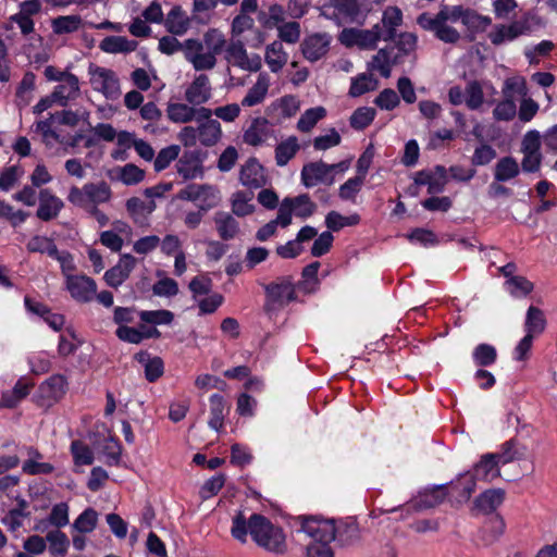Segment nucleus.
Listing matches in <instances>:
<instances>
[{
    "instance_id": "nucleus-36",
    "label": "nucleus",
    "mask_w": 557,
    "mask_h": 557,
    "mask_svg": "<svg viewBox=\"0 0 557 557\" xmlns=\"http://www.w3.org/2000/svg\"><path fill=\"white\" fill-rule=\"evenodd\" d=\"M381 23L388 40H395L397 28L403 25L401 10L398 7H387L383 11Z\"/></svg>"
},
{
    "instance_id": "nucleus-59",
    "label": "nucleus",
    "mask_w": 557,
    "mask_h": 557,
    "mask_svg": "<svg viewBox=\"0 0 557 557\" xmlns=\"http://www.w3.org/2000/svg\"><path fill=\"white\" fill-rule=\"evenodd\" d=\"M181 148L177 145H171L162 148L154 159V170L161 172L165 170L180 154Z\"/></svg>"
},
{
    "instance_id": "nucleus-52",
    "label": "nucleus",
    "mask_w": 557,
    "mask_h": 557,
    "mask_svg": "<svg viewBox=\"0 0 557 557\" xmlns=\"http://www.w3.org/2000/svg\"><path fill=\"white\" fill-rule=\"evenodd\" d=\"M97 522V511L94 508H87L75 519L73 529L79 533H90L96 529Z\"/></svg>"
},
{
    "instance_id": "nucleus-42",
    "label": "nucleus",
    "mask_w": 557,
    "mask_h": 557,
    "mask_svg": "<svg viewBox=\"0 0 557 557\" xmlns=\"http://www.w3.org/2000/svg\"><path fill=\"white\" fill-rule=\"evenodd\" d=\"M27 507L28 503L24 498H17V507L9 510L1 522L12 532L18 530L23 524L22 519L29 516Z\"/></svg>"
},
{
    "instance_id": "nucleus-48",
    "label": "nucleus",
    "mask_w": 557,
    "mask_h": 557,
    "mask_svg": "<svg viewBox=\"0 0 557 557\" xmlns=\"http://www.w3.org/2000/svg\"><path fill=\"white\" fill-rule=\"evenodd\" d=\"M145 178V171L133 163L116 169V180L123 184L131 186L137 185Z\"/></svg>"
},
{
    "instance_id": "nucleus-34",
    "label": "nucleus",
    "mask_w": 557,
    "mask_h": 557,
    "mask_svg": "<svg viewBox=\"0 0 557 557\" xmlns=\"http://www.w3.org/2000/svg\"><path fill=\"white\" fill-rule=\"evenodd\" d=\"M138 42L124 36H107L103 38L99 48L107 53H129L137 49Z\"/></svg>"
},
{
    "instance_id": "nucleus-2",
    "label": "nucleus",
    "mask_w": 557,
    "mask_h": 557,
    "mask_svg": "<svg viewBox=\"0 0 557 557\" xmlns=\"http://www.w3.org/2000/svg\"><path fill=\"white\" fill-rule=\"evenodd\" d=\"M225 35L218 28H209L202 37L187 39V62L195 71H209L215 67L216 57L227 47Z\"/></svg>"
},
{
    "instance_id": "nucleus-43",
    "label": "nucleus",
    "mask_w": 557,
    "mask_h": 557,
    "mask_svg": "<svg viewBox=\"0 0 557 557\" xmlns=\"http://www.w3.org/2000/svg\"><path fill=\"white\" fill-rule=\"evenodd\" d=\"M379 86V81L368 73H361L351 79L349 95L351 97H360L366 92L375 90Z\"/></svg>"
},
{
    "instance_id": "nucleus-23",
    "label": "nucleus",
    "mask_w": 557,
    "mask_h": 557,
    "mask_svg": "<svg viewBox=\"0 0 557 557\" xmlns=\"http://www.w3.org/2000/svg\"><path fill=\"white\" fill-rule=\"evenodd\" d=\"M499 462L495 458L494 454H485L481 457L480 461L473 466L471 472L474 481H486L491 482L495 478L500 475L498 467Z\"/></svg>"
},
{
    "instance_id": "nucleus-63",
    "label": "nucleus",
    "mask_w": 557,
    "mask_h": 557,
    "mask_svg": "<svg viewBox=\"0 0 557 557\" xmlns=\"http://www.w3.org/2000/svg\"><path fill=\"white\" fill-rule=\"evenodd\" d=\"M542 141L543 135L536 129H530L522 137L520 151L522 153H542Z\"/></svg>"
},
{
    "instance_id": "nucleus-16",
    "label": "nucleus",
    "mask_w": 557,
    "mask_h": 557,
    "mask_svg": "<svg viewBox=\"0 0 557 557\" xmlns=\"http://www.w3.org/2000/svg\"><path fill=\"white\" fill-rule=\"evenodd\" d=\"M212 97L210 79L206 74L197 75L185 90V100L191 106H201Z\"/></svg>"
},
{
    "instance_id": "nucleus-12",
    "label": "nucleus",
    "mask_w": 557,
    "mask_h": 557,
    "mask_svg": "<svg viewBox=\"0 0 557 557\" xmlns=\"http://www.w3.org/2000/svg\"><path fill=\"white\" fill-rule=\"evenodd\" d=\"M301 183L310 188L318 184L331 186L334 184V175H331L329 164L323 161L310 162L301 169Z\"/></svg>"
},
{
    "instance_id": "nucleus-5",
    "label": "nucleus",
    "mask_w": 557,
    "mask_h": 557,
    "mask_svg": "<svg viewBox=\"0 0 557 557\" xmlns=\"http://www.w3.org/2000/svg\"><path fill=\"white\" fill-rule=\"evenodd\" d=\"M112 198V189L106 181L97 183H86L82 188L72 186L70 188L67 200L73 206L84 210L91 206L107 203Z\"/></svg>"
},
{
    "instance_id": "nucleus-13",
    "label": "nucleus",
    "mask_w": 557,
    "mask_h": 557,
    "mask_svg": "<svg viewBox=\"0 0 557 557\" xmlns=\"http://www.w3.org/2000/svg\"><path fill=\"white\" fill-rule=\"evenodd\" d=\"M66 289L73 299L78 302H90L96 295V282L86 275L69 276L66 280Z\"/></svg>"
},
{
    "instance_id": "nucleus-3",
    "label": "nucleus",
    "mask_w": 557,
    "mask_h": 557,
    "mask_svg": "<svg viewBox=\"0 0 557 557\" xmlns=\"http://www.w3.org/2000/svg\"><path fill=\"white\" fill-rule=\"evenodd\" d=\"M299 532L307 534L312 541L307 545V557H334L330 544L335 541L334 522L300 517Z\"/></svg>"
},
{
    "instance_id": "nucleus-58",
    "label": "nucleus",
    "mask_w": 557,
    "mask_h": 557,
    "mask_svg": "<svg viewBox=\"0 0 557 557\" xmlns=\"http://www.w3.org/2000/svg\"><path fill=\"white\" fill-rule=\"evenodd\" d=\"M505 287L511 296L524 297L533 290L534 285L527 277L519 275L510 281H506Z\"/></svg>"
},
{
    "instance_id": "nucleus-32",
    "label": "nucleus",
    "mask_w": 557,
    "mask_h": 557,
    "mask_svg": "<svg viewBox=\"0 0 557 557\" xmlns=\"http://www.w3.org/2000/svg\"><path fill=\"white\" fill-rule=\"evenodd\" d=\"M264 61L272 73L280 72L288 61V54L280 40H274L265 47Z\"/></svg>"
},
{
    "instance_id": "nucleus-60",
    "label": "nucleus",
    "mask_w": 557,
    "mask_h": 557,
    "mask_svg": "<svg viewBox=\"0 0 557 557\" xmlns=\"http://www.w3.org/2000/svg\"><path fill=\"white\" fill-rule=\"evenodd\" d=\"M447 182V169L444 165L434 166L430 176L428 193L431 195L442 193Z\"/></svg>"
},
{
    "instance_id": "nucleus-30",
    "label": "nucleus",
    "mask_w": 557,
    "mask_h": 557,
    "mask_svg": "<svg viewBox=\"0 0 557 557\" xmlns=\"http://www.w3.org/2000/svg\"><path fill=\"white\" fill-rule=\"evenodd\" d=\"M271 135V125L265 117H256L244 133V141L250 146L261 145Z\"/></svg>"
},
{
    "instance_id": "nucleus-39",
    "label": "nucleus",
    "mask_w": 557,
    "mask_h": 557,
    "mask_svg": "<svg viewBox=\"0 0 557 557\" xmlns=\"http://www.w3.org/2000/svg\"><path fill=\"white\" fill-rule=\"evenodd\" d=\"M394 45L391 47H395V54L400 55V63L404 62V58L414 53L418 46V37L416 34L410 32H404L399 35H396Z\"/></svg>"
},
{
    "instance_id": "nucleus-38",
    "label": "nucleus",
    "mask_w": 557,
    "mask_h": 557,
    "mask_svg": "<svg viewBox=\"0 0 557 557\" xmlns=\"http://www.w3.org/2000/svg\"><path fill=\"white\" fill-rule=\"evenodd\" d=\"M545 327L546 318L543 310L537 307L530 306L527 311L524 321L525 333L532 336H536L542 334L545 331Z\"/></svg>"
},
{
    "instance_id": "nucleus-27",
    "label": "nucleus",
    "mask_w": 557,
    "mask_h": 557,
    "mask_svg": "<svg viewBox=\"0 0 557 557\" xmlns=\"http://www.w3.org/2000/svg\"><path fill=\"white\" fill-rule=\"evenodd\" d=\"M209 407H210V419L208 421V425L220 432L224 425V419L230 412V407L227 406L224 397L220 394H213L209 398Z\"/></svg>"
},
{
    "instance_id": "nucleus-64",
    "label": "nucleus",
    "mask_w": 557,
    "mask_h": 557,
    "mask_svg": "<svg viewBox=\"0 0 557 557\" xmlns=\"http://www.w3.org/2000/svg\"><path fill=\"white\" fill-rule=\"evenodd\" d=\"M505 521L500 516H494L485 524L483 533L485 534L484 540L487 543L497 541L505 532Z\"/></svg>"
},
{
    "instance_id": "nucleus-40",
    "label": "nucleus",
    "mask_w": 557,
    "mask_h": 557,
    "mask_svg": "<svg viewBox=\"0 0 557 557\" xmlns=\"http://www.w3.org/2000/svg\"><path fill=\"white\" fill-rule=\"evenodd\" d=\"M196 106L189 103H169L166 114L170 121L174 123H188L196 117Z\"/></svg>"
},
{
    "instance_id": "nucleus-45",
    "label": "nucleus",
    "mask_w": 557,
    "mask_h": 557,
    "mask_svg": "<svg viewBox=\"0 0 557 557\" xmlns=\"http://www.w3.org/2000/svg\"><path fill=\"white\" fill-rule=\"evenodd\" d=\"M335 540L343 546L352 545L359 540V527L356 522L334 524Z\"/></svg>"
},
{
    "instance_id": "nucleus-35",
    "label": "nucleus",
    "mask_w": 557,
    "mask_h": 557,
    "mask_svg": "<svg viewBox=\"0 0 557 557\" xmlns=\"http://www.w3.org/2000/svg\"><path fill=\"white\" fill-rule=\"evenodd\" d=\"M520 174V164L511 157L500 158L494 168V180L496 182H508L516 178Z\"/></svg>"
},
{
    "instance_id": "nucleus-19",
    "label": "nucleus",
    "mask_w": 557,
    "mask_h": 557,
    "mask_svg": "<svg viewBox=\"0 0 557 557\" xmlns=\"http://www.w3.org/2000/svg\"><path fill=\"white\" fill-rule=\"evenodd\" d=\"M400 64V55L395 54V47H385L380 49L368 64L371 71H377L384 78H388L392 73V66Z\"/></svg>"
},
{
    "instance_id": "nucleus-51",
    "label": "nucleus",
    "mask_w": 557,
    "mask_h": 557,
    "mask_svg": "<svg viewBox=\"0 0 557 557\" xmlns=\"http://www.w3.org/2000/svg\"><path fill=\"white\" fill-rule=\"evenodd\" d=\"M158 49L161 53L172 55L178 51H182L185 60L187 61V39L181 42L175 35L163 36L159 39Z\"/></svg>"
},
{
    "instance_id": "nucleus-22",
    "label": "nucleus",
    "mask_w": 557,
    "mask_h": 557,
    "mask_svg": "<svg viewBox=\"0 0 557 557\" xmlns=\"http://www.w3.org/2000/svg\"><path fill=\"white\" fill-rule=\"evenodd\" d=\"M330 42L331 37L326 34L307 37L301 45L304 57L310 62L320 60L329 51Z\"/></svg>"
},
{
    "instance_id": "nucleus-11",
    "label": "nucleus",
    "mask_w": 557,
    "mask_h": 557,
    "mask_svg": "<svg viewBox=\"0 0 557 557\" xmlns=\"http://www.w3.org/2000/svg\"><path fill=\"white\" fill-rule=\"evenodd\" d=\"M448 497V485L440 484L420 491L407 505V510H425L441 505Z\"/></svg>"
},
{
    "instance_id": "nucleus-26",
    "label": "nucleus",
    "mask_w": 557,
    "mask_h": 557,
    "mask_svg": "<svg viewBox=\"0 0 557 557\" xmlns=\"http://www.w3.org/2000/svg\"><path fill=\"white\" fill-rule=\"evenodd\" d=\"M166 30L175 36H183L190 27V18L181 5H174L164 20Z\"/></svg>"
},
{
    "instance_id": "nucleus-54",
    "label": "nucleus",
    "mask_w": 557,
    "mask_h": 557,
    "mask_svg": "<svg viewBox=\"0 0 557 557\" xmlns=\"http://www.w3.org/2000/svg\"><path fill=\"white\" fill-rule=\"evenodd\" d=\"M290 206H293V211L295 212L296 216L301 219L311 216L317 209L315 203L311 201L309 195L307 194L290 198Z\"/></svg>"
},
{
    "instance_id": "nucleus-24",
    "label": "nucleus",
    "mask_w": 557,
    "mask_h": 557,
    "mask_svg": "<svg viewBox=\"0 0 557 557\" xmlns=\"http://www.w3.org/2000/svg\"><path fill=\"white\" fill-rule=\"evenodd\" d=\"M206 194V197H210V201L207 206H200L202 211H207L210 208H213L218 203V190L210 185H195L191 184L186 188L182 189L180 193V197L189 201H197L202 199V195Z\"/></svg>"
},
{
    "instance_id": "nucleus-20",
    "label": "nucleus",
    "mask_w": 557,
    "mask_h": 557,
    "mask_svg": "<svg viewBox=\"0 0 557 557\" xmlns=\"http://www.w3.org/2000/svg\"><path fill=\"white\" fill-rule=\"evenodd\" d=\"M239 181L244 186L250 189L261 188L265 185L267 178L263 173V166L256 158L248 159L242 166Z\"/></svg>"
},
{
    "instance_id": "nucleus-10",
    "label": "nucleus",
    "mask_w": 557,
    "mask_h": 557,
    "mask_svg": "<svg viewBox=\"0 0 557 557\" xmlns=\"http://www.w3.org/2000/svg\"><path fill=\"white\" fill-rule=\"evenodd\" d=\"M531 16L523 15L520 20L513 21L509 25H495L494 30L488 34V38L494 46H500L506 41H513L520 36L531 33Z\"/></svg>"
},
{
    "instance_id": "nucleus-8",
    "label": "nucleus",
    "mask_w": 557,
    "mask_h": 557,
    "mask_svg": "<svg viewBox=\"0 0 557 557\" xmlns=\"http://www.w3.org/2000/svg\"><path fill=\"white\" fill-rule=\"evenodd\" d=\"M418 25L446 44H456L460 39L459 32L447 24V17L423 12L417 17Z\"/></svg>"
},
{
    "instance_id": "nucleus-29",
    "label": "nucleus",
    "mask_w": 557,
    "mask_h": 557,
    "mask_svg": "<svg viewBox=\"0 0 557 557\" xmlns=\"http://www.w3.org/2000/svg\"><path fill=\"white\" fill-rule=\"evenodd\" d=\"M213 221L215 224L216 232L223 240L234 239L239 233V223L230 212H215Z\"/></svg>"
},
{
    "instance_id": "nucleus-14",
    "label": "nucleus",
    "mask_w": 557,
    "mask_h": 557,
    "mask_svg": "<svg viewBox=\"0 0 557 557\" xmlns=\"http://www.w3.org/2000/svg\"><path fill=\"white\" fill-rule=\"evenodd\" d=\"M448 497L457 504L467 503L475 491L476 482L470 471L458 475L455 481L447 483Z\"/></svg>"
},
{
    "instance_id": "nucleus-15",
    "label": "nucleus",
    "mask_w": 557,
    "mask_h": 557,
    "mask_svg": "<svg viewBox=\"0 0 557 557\" xmlns=\"http://www.w3.org/2000/svg\"><path fill=\"white\" fill-rule=\"evenodd\" d=\"M137 260L129 253H123L119 262L104 273L106 283L113 288L121 286L135 269Z\"/></svg>"
},
{
    "instance_id": "nucleus-53",
    "label": "nucleus",
    "mask_w": 557,
    "mask_h": 557,
    "mask_svg": "<svg viewBox=\"0 0 557 557\" xmlns=\"http://www.w3.org/2000/svg\"><path fill=\"white\" fill-rule=\"evenodd\" d=\"M466 106L470 110H478L484 102V94L481 84L478 81H471L467 84L466 89Z\"/></svg>"
},
{
    "instance_id": "nucleus-41",
    "label": "nucleus",
    "mask_w": 557,
    "mask_h": 557,
    "mask_svg": "<svg viewBox=\"0 0 557 557\" xmlns=\"http://www.w3.org/2000/svg\"><path fill=\"white\" fill-rule=\"evenodd\" d=\"M253 194L251 191H236L232 195L231 205L232 213L237 216H246L255 211V206L251 202Z\"/></svg>"
},
{
    "instance_id": "nucleus-37",
    "label": "nucleus",
    "mask_w": 557,
    "mask_h": 557,
    "mask_svg": "<svg viewBox=\"0 0 557 557\" xmlns=\"http://www.w3.org/2000/svg\"><path fill=\"white\" fill-rule=\"evenodd\" d=\"M199 141L202 146L212 147L222 137V128L219 121H202L198 125Z\"/></svg>"
},
{
    "instance_id": "nucleus-33",
    "label": "nucleus",
    "mask_w": 557,
    "mask_h": 557,
    "mask_svg": "<svg viewBox=\"0 0 557 557\" xmlns=\"http://www.w3.org/2000/svg\"><path fill=\"white\" fill-rule=\"evenodd\" d=\"M505 499V491L502 488H490L481 493L474 500V506L483 513L495 511Z\"/></svg>"
},
{
    "instance_id": "nucleus-61",
    "label": "nucleus",
    "mask_w": 557,
    "mask_h": 557,
    "mask_svg": "<svg viewBox=\"0 0 557 557\" xmlns=\"http://www.w3.org/2000/svg\"><path fill=\"white\" fill-rule=\"evenodd\" d=\"M71 453L73 455L75 465L89 466L94 462L92 450L81 441L72 442Z\"/></svg>"
},
{
    "instance_id": "nucleus-47",
    "label": "nucleus",
    "mask_w": 557,
    "mask_h": 557,
    "mask_svg": "<svg viewBox=\"0 0 557 557\" xmlns=\"http://www.w3.org/2000/svg\"><path fill=\"white\" fill-rule=\"evenodd\" d=\"M25 171L22 165L14 164L7 166L0 171V190L9 191L15 187V185L23 177Z\"/></svg>"
},
{
    "instance_id": "nucleus-55",
    "label": "nucleus",
    "mask_w": 557,
    "mask_h": 557,
    "mask_svg": "<svg viewBox=\"0 0 557 557\" xmlns=\"http://www.w3.org/2000/svg\"><path fill=\"white\" fill-rule=\"evenodd\" d=\"M26 247L30 252L47 253L49 257L57 256V245L51 238L46 236L36 235L32 237Z\"/></svg>"
},
{
    "instance_id": "nucleus-6",
    "label": "nucleus",
    "mask_w": 557,
    "mask_h": 557,
    "mask_svg": "<svg viewBox=\"0 0 557 557\" xmlns=\"http://www.w3.org/2000/svg\"><path fill=\"white\" fill-rule=\"evenodd\" d=\"M88 75L92 89L107 99L116 100L121 96L120 79L113 70L90 63Z\"/></svg>"
},
{
    "instance_id": "nucleus-4",
    "label": "nucleus",
    "mask_w": 557,
    "mask_h": 557,
    "mask_svg": "<svg viewBox=\"0 0 557 557\" xmlns=\"http://www.w3.org/2000/svg\"><path fill=\"white\" fill-rule=\"evenodd\" d=\"M262 287L265 294L263 311L269 318L297 298L292 276H278L268 284H262Z\"/></svg>"
},
{
    "instance_id": "nucleus-44",
    "label": "nucleus",
    "mask_w": 557,
    "mask_h": 557,
    "mask_svg": "<svg viewBox=\"0 0 557 557\" xmlns=\"http://www.w3.org/2000/svg\"><path fill=\"white\" fill-rule=\"evenodd\" d=\"M299 150L298 140L295 136L288 137L275 148V162L278 166H285Z\"/></svg>"
},
{
    "instance_id": "nucleus-62",
    "label": "nucleus",
    "mask_w": 557,
    "mask_h": 557,
    "mask_svg": "<svg viewBox=\"0 0 557 557\" xmlns=\"http://www.w3.org/2000/svg\"><path fill=\"white\" fill-rule=\"evenodd\" d=\"M154 208L156 206L152 201L147 205L138 197H132L126 201V210L135 222H138L146 213H151Z\"/></svg>"
},
{
    "instance_id": "nucleus-7",
    "label": "nucleus",
    "mask_w": 557,
    "mask_h": 557,
    "mask_svg": "<svg viewBox=\"0 0 557 557\" xmlns=\"http://www.w3.org/2000/svg\"><path fill=\"white\" fill-rule=\"evenodd\" d=\"M66 389V377L62 374H53L38 386L33 401L38 407L48 409L64 397Z\"/></svg>"
},
{
    "instance_id": "nucleus-57",
    "label": "nucleus",
    "mask_w": 557,
    "mask_h": 557,
    "mask_svg": "<svg viewBox=\"0 0 557 557\" xmlns=\"http://www.w3.org/2000/svg\"><path fill=\"white\" fill-rule=\"evenodd\" d=\"M375 110L370 107H361L354 111L350 116V126L355 129L361 131L369 126L375 117Z\"/></svg>"
},
{
    "instance_id": "nucleus-56",
    "label": "nucleus",
    "mask_w": 557,
    "mask_h": 557,
    "mask_svg": "<svg viewBox=\"0 0 557 557\" xmlns=\"http://www.w3.org/2000/svg\"><path fill=\"white\" fill-rule=\"evenodd\" d=\"M139 318L144 323L162 325L171 324L174 319V314L172 311L165 309L144 310L139 312Z\"/></svg>"
},
{
    "instance_id": "nucleus-18",
    "label": "nucleus",
    "mask_w": 557,
    "mask_h": 557,
    "mask_svg": "<svg viewBox=\"0 0 557 557\" xmlns=\"http://www.w3.org/2000/svg\"><path fill=\"white\" fill-rule=\"evenodd\" d=\"M205 153L199 150L185 152L178 160L177 173L185 180L200 177L203 174Z\"/></svg>"
},
{
    "instance_id": "nucleus-9",
    "label": "nucleus",
    "mask_w": 557,
    "mask_h": 557,
    "mask_svg": "<svg viewBox=\"0 0 557 557\" xmlns=\"http://www.w3.org/2000/svg\"><path fill=\"white\" fill-rule=\"evenodd\" d=\"M225 60L244 71L258 72L262 67L261 57L257 53L248 55L242 40L232 39L225 49Z\"/></svg>"
},
{
    "instance_id": "nucleus-49",
    "label": "nucleus",
    "mask_w": 557,
    "mask_h": 557,
    "mask_svg": "<svg viewBox=\"0 0 557 557\" xmlns=\"http://www.w3.org/2000/svg\"><path fill=\"white\" fill-rule=\"evenodd\" d=\"M82 25V17L78 15L58 16L52 20L51 26L57 35L76 32Z\"/></svg>"
},
{
    "instance_id": "nucleus-25",
    "label": "nucleus",
    "mask_w": 557,
    "mask_h": 557,
    "mask_svg": "<svg viewBox=\"0 0 557 557\" xmlns=\"http://www.w3.org/2000/svg\"><path fill=\"white\" fill-rule=\"evenodd\" d=\"M34 386L33 382L21 377L11 391L2 393L0 398L1 408H15L24 398H26Z\"/></svg>"
},
{
    "instance_id": "nucleus-1",
    "label": "nucleus",
    "mask_w": 557,
    "mask_h": 557,
    "mask_svg": "<svg viewBox=\"0 0 557 557\" xmlns=\"http://www.w3.org/2000/svg\"><path fill=\"white\" fill-rule=\"evenodd\" d=\"M248 533L259 547L270 553L282 555L287 550L286 537L282 528L274 525L260 513H253L246 520L244 513L239 511L233 518L231 534L240 543H246Z\"/></svg>"
},
{
    "instance_id": "nucleus-31",
    "label": "nucleus",
    "mask_w": 557,
    "mask_h": 557,
    "mask_svg": "<svg viewBox=\"0 0 557 557\" xmlns=\"http://www.w3.org/2000/svg\"><path fill=\"white\" fill-rule=\"evenodd\" d=\"M145 368V377L148 382H156L164 372V363L160 357H151L147 351H139L134 356Z\"/></svg>"
},
{
    "instance_id": "nucleus-17",
    "label": "nucleus",
    "mask_w": 557,
    "mask_h": 557,
    "mask_svg": "<svg viewBox=\"0 0 557 557\" xmlns=\"http://www.w3.org/2000/svg\"><path fill=\"white\" fill-rule=\"evenodd\" d=\"M38 201L36 216L45 222L55 219L64 207L63 201L48 188L40 189Z\"/></svg>"
},
{
    "instance_id": "nucleus-21",
    "label": "nucleus",
    "mask_w": 557,
    "mask_h": 557,
    "mask_svg": "<svg viewBox=\"0 0 557 557\" xmlns=\"http://www.w3.org/2000/svg\"><path fill=\"white\" fill-rule=\"evenodd\" d=\"M57 103L65 107L70 100H74L79 96V81L76 75L67 73L63 79L54 87L51 92Z\"/></svg>"
},
{
    "instance_id": "nucleus-28",
    "label": "nucleus",
    "mask_w": 557,
    "mask_h": 557,
    "mask_svg": "<svg viewBox=\"0 0 557 557\" xmlns=\"http://www.w3.org/2000/svg\"><path fill=\"white\" fill-rule=\"evenodd\" d=\"M270 87V77L268 73L261 72L256 83L248 89L246 96L242 100L243 107H253L261 103L267 95Z\"/></svg>"
},
{
    "instance_id": "nucleus-46",
    "label": "nucleus",
    "mask_w": 557,
    "mask_h": 557,
    "mask_svg": "<svg viewBox=\"0 0 557 557\" xmlns=\"http://www.w3.org/2000/svg\"><path fill=\"white\" fill-rule=\"evenodd\" d=\"M326 115V110L324 107H314L306 110L299 117L297 122L298 131L302 133L310 132L319 121L324 119Z\"/></svg>"
},
{
    "instance_id": "nucleus-50",
    "label": "nucleus",
    "mask_w": 557,
    "mask_h": 557,
    "mask_svg": "<svg viewBox=\"0 0 557 557\" xmlns=\"http://www.w3.org/2000/svg\"><path fill=\"white\" fill-rule=\"evenodd\" d=\"M473 361L479 367H488L497 359L496 348L490 344H479L472 352Z\"/></svg>"
}]
</instances>
